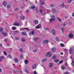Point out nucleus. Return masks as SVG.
I'll list each match as a JSON object with an SVG mask.
<instances>
[{
	"instance_id": "obj_35",
	"label": "nucleus",
	"mask_w": 74,
	"mask_h": 74,
	"mask_svg": "<svg viewBox=\"0 0 74 74\" xmlns=\"http://www.w3.org/2000/svg\"><path fill=\"white\" fill-rule=\"evenodd\" d=\"M64 27H62L61 28V30H62V32H63V31H64Z\"/></svg>"
},
{
	"instance_id": "obj_47",
	"label": "nucleus",
	"mask_w": 74,
	"mask_h": 74,
	"mask_svg": "<svg viewBox=\"0 0 74 74\" xmlns=\"http://www.w3.org/2000/svg\"><path fill=\"white\" fill-rule=\"evenodd\" d=\"M34 74H37V72H36V71H35L34 72Z\"/></svg>"
},
{
	"instance_id": "obj_28",
	"label": "nucleus",
	"mask_w": 74,
	"mask_h": 74,
	"mask_svg": "<svg viewBox=\"0 0 74 74\" xmlns=\"http://www.w3.org/2000/svg\"><path fill=\"white\" fill-rule=\"evenodd\" d=\"M21 41H22L24 42V41H25V39L24 38H23L21 39Z\"/></svg>"
},
{
	"instance_id": "obj_50",
	"label": "nucleus",
	"mask_w": 74,
	"mask_h": 74,
	"mask_svg": "<svg viewBox=\"0 0 74 74\" xmlns=\"http://www.w3.org/2000/svg\"><path fill=\"white\" fill-rule=\"evenodd\" d=\"M45 30H49V28H45Z\"/></svg>"
},
{
	"instance_id": "obj_64",
	"label": "nucleus",
	"mask_w": 74,
	"mask_h": 74,
	"mask_svg": "<svg viewBox=\"0 0 74 74\" xmlns=\"http://www.w3.org/2000/svg\"><path fill=\"white\" fill-rule=\"evenodd\" d=\"M68 74V73L67 72L65 73V74Z\"/></svg>"
},
{
	"instance_id": "obj_33",
	"label": "nucleus",
	"mask_w": 74,
	"mask_h": 74,
	"mask_svg": "<svg viewBox=\"0 0 74 74\" xmlns=\"http://www.w3.org/2000/svg\"><path fill=\"white\" fill-rule=\"evenodd\" d=\"M0 58H1V59H4L5 58L3 56H1Z\"/></svg>"
},
{
	"instance_id": "obj_32",
	"label": "nucleus",
	"mask_w": 74,
	"mask_h": 74,
	"mask_svg": "<svg viewBox=\"0 0 74 74\" xmlns=\"http://www.w3.org/2000/svg\"><path fill=\"white\" fill-rule=\"evenodd\" d=\"M20 51L21 52H23V49L21 48L20 49Z\"/></svg>"
},
{
	"instance_id": "obj_55",
	"label": "nucleus",
	"mask_w": 74,
	"mask_h": 74,
	"mask_svg": "<svg viewBox=\"0 0 74 74\" xmlns=\"http://www.w3.org/2000/svg\"><path fill=\"white\" fill-rule=\"evenodd\" d=\"M62 62H63V61H60L59 62V63H62Z\"/></svg>"
},
{
	"instance_id": "obj_26",
	"label": "nucleus",
	"mask_w": 74,
	"mask_h": 74,
	"mask_svg": "<svg viewBox=\"0 0 74 74\" xmlns=\"http://www.w3.org/2000/svg\"><path fill=\"white\" fill-rule=\"evenodd\" d=\"M56 40L57 41H59V38H58V37L56 38Z\"/></svg>"
},
{
	"instance_id": "obj_27",
	"label": "nucleus",
	"mask_w": 74,
	"mask_h": 74,
	"mask_svg": "<svg viewBox=\"0 0 74 74\" xmlns=\"http://www.w3.org/2000/svg\"><path fill=\"white\" fill-rule=\"evenodd\" d=\"M25 16H22L21 17V18L22 19H25Z\"/></svg>"
},
{
	"instance_id": "obj_13",
	"label": "nucleus",
	"mask_w": 74,
	"mask_h": 74,
	"mask_svg": "<svg viewBox=\"0 0 74 74\" xmlns=\"http://www.w3.org/2000/svg\"><path fill=\"white\" fill-rule=\"evenodd\" d=\"M24 71L26 73H30V72L27 70L25 69L24 70Z\"/></svg>"
},
{
	"instance_id": "obj_16",
	"label": "nucleus",
	"mask_w": 74,
	"mask_h": 74,
	"mask_svg": "<svg viewBox=\"0 0 74 74\" xmlns=\"http://www.w3.org/2000/svg\"><path fill=\"white\" fill-rule=\"evenodd\" d=\"M40 0V4L41 5H44V2H42V0Z\"/></svg>"
},
{
	"instance_id": "obj_63",
	"label": "nucleus",
	"mask_w": 74,
	"mask_h": 74,
	"mask_svg": "<svg viewBox=\"0 0 74 74\" xmlns=\"http://www.w3.org/2000/svg\"><path fill=\"white\" fill-rule=\"evenodd\" d=\"M2 44H0V47H2Z\"/></svg>"
},
{
	"instance_id": "obj_29",
	"label": "nucleus",
	"mask_w": 74,
	"mask_h": 74,
	"mask_svg": "<svg viewBox=\"0 0 74 74\" xmlns=\"http://www.w3.org/2000/svg\"><path fill=\"white\" fill-rule=\"evenodd\" d=\"M31 8H32V9H34V8H35V6L34 5L32 6Z\"/></svg>"
},
{
	"instance_id": "obj_41",
	"label": "nucleus",
	"mask_w": 74,
	"mask_h": 74,
	"mask_svg": "<svg viewBox=\"0 0 74 74\" xmlns=\"http://www.w3.org/2000/svg\"><path fill=\"white\" fill-rule=\"evenodd\" d=\"M12 29L13 30H15L16 29V27H14L12 28Z\"/></svg>"
},
{
	"instance_id": "obj_52",
	"label": "nucleus",
	"mask_w": 74,
	"mask_h": 74,
	"mask_svg": "<svg viewBox=\"0 0 74 74\" xmlns=\"http://www.w3.org/2000/svg\"><path fill=\"white\" fill-rule=\"evenodd\" d=\"M51 18H55V16L54 15H52V16H51Z\"/></svg>"
},
{
	"instance_id": "obj_19",
	"label": "nucleus",
	"mask_w": 74,
	"mask_h": 74,
	"mask_svg": "<svg viewBox=\"0 0 74 74\" xmlns=\"http://www.w3.org/2000/svg\"><path fill=\"white\" fill-rule=\"evenodd\" d=\"M47 59H44L42 60V62H45L47 61Z\"/></svg>"
},
{
	"instance_id": "obj_7",
	"label": "nucleus",
	"mask_w": 74,
	"mask_h": 74,
	"mask_svg": "<svg viewBox=\"0 0 74 74\" xmlns=\"http://www.w3.org/2000/svg\"><path fill=\"white\" fill-rule=\"evenodd\" d=\"M53 52H56V49L55 47H53L52 49Z\"/></svg>"
},
{
	"instance_id": "obj_5",
	"label": "nucleus",
	"mask_w": 74,
	"mask_h": 74,
	"mask_svg": "<svg viewBox=\"0 0 74 74\" xmlns=\"http://www.w3.org/2000/svg\"><path fill=\"white\" fill-rule=\"evenodd\" d=\"M40 27H41V24H39L35 28L37 29H40Z\"/></svg>"
},
{
	"instance_id": "obj_1",
	"label": "nucleus",
	"mask_w": 74,
	"mask_h": 74,
	"mask_svg": "<svg viewBox=\"0 0 74 74\" xmlns=\"http://www.w3.org/2000/svg\"><path fill=\"white\" fill-rule=\"evenodd\" d=\"M49 56L50 57L51 56H52V54L51 53L49 52H47V54L46 55V56Z\"/></svg>"
},
{
	"instance_id": "obj_54",
	"label": "nucleus",
	"mask_w": 74,
	"mask_h": 74,
	"mask_svg": "<svg viewBox=\"0 0 74 74\" xmlns=\"http://www.w3.org/2000/svg\"><path fill=\"white\" fill-rule=\"evenodd\" d=\"M65 66H68V64H67V63H65Z\"/></svg>"
},
{
	"instance_id": "obj_30",
	"label": "nucleus",
	"mask_w": 74,
	"mask_h": 74,
	"mask_svg": "<svg viewBox=\"0 0 74 74\" xmlns=\"http://www.w3.org/2000/svg\"><path fill=\"white\" fill-rule=\"evenodd\" d=\"M56 56L55 55H54V56H53V59H56Z\"/></svg>"
},
{
	"instance_id": "obj_11",
	"label": "nucleus",
	"mask_w": 74,
	"mask_h": 74,
	"mask_svg": "<svg viewBox=\"0 0 74 74\" xmlns=\"http://www.w3.org/2000/svg\"><path fill=\"white\" fill-rule=\"evenodd\" d=\"M52 32L53 33V35H55V30L53 29L52 31Z\"/></svg>"
},
{
	"instance_id": "obj_51",
	"label": "nucleus",
	"mask_w": 74,
	"mask_h": 74,
	"mask_svg": "<svg viewBox=\"0 0 74 74\" xmlns=\"http://www.w3.org/2000/svg\"><path fill=\"white\" fill-rule=\"evenodd\" d=\"M26 12L27 13L29 12V10H27Z\"/></svg>"
},
{
	"instance_id": "obj_25",
	"label": "nucleus",
	"mask_w": 74,
	"mask_h": 74,
	"mask_svg": "<svg viewBox=\"0 0 74 74\" xmlns=\"http://www.w3.org/2000/svg\"><path fill=\"white\" fill-rule=\"evenodd\" d=\"M18 10H19V8H16L14 9L15 11H18Z\"/></svg>"
},
{
	"instance_id": "obj_23",
	"label": "nucleus",
	"mask_w": 74,
	"mask_h": 74,
	"mask_svg": "<svg viewBox=\"0 0 74 74\" xmlns=\"http://www.w3.org/2000/svg\"><path fill=\"white\" fill-rule=\"evenodd\" d=\"M7 8H11V5H8L7 6Z\"/></svg>"
},
{
	"instance_id": "obj_39",
	"label": "nucleus",
	"mask_w": 74,
	"mask_h": 74,
	"mask_svg": "<svg viewBox=\"0 0 74 74\" xmlns=\"http://www.w3.org/2000/svg\"><path fill=\"white\" fill-rule=\"evenodd\" d=\"M14 60L16 62H18V60L17 59H16Z\"/></svg>"
},
{
	"instance_id": "obj_10",
	"label": "nucleus",
	"mask_w": 74,
	"mask_h": 74,
	"mask_svg": "<svg viewBox=\"0 0 74 74\" xmlns=\"http://www.w3.org/2000/svg\"><path fill=\"white\" fill-rule=\"evenodd\" d=\"M69 53L70 54H72L73 53V49H70Z\"/></svg>"
},
{
	"instance_id": "obj_34",
	"label": "nucleus",
	"mask_w": 74,
	"mask_h": 74,
	"mask_svg": "<svg viewBox=\"0 0 74 74\" xmlns=\"http://www.w3.org/2000/svg\"><path fill=\"white\" fill-rule=\"evenodd\" d=\"M61 68L62 70H64V69H65V67L64 66H62L61 67Z\"/></svg>"
},
{
	"instance_id": "obj_36",
	"label": "nucleus",
	"mask_w": 74,
	"mask_h": 74,
	"mask_svg": "<svg viewBox=\"0 0 74 74\" xmlns=\"http://www.w3.org/2000/svg\"><path fill=\"white\" fill-rule=\"evenodd\" d=\"M61 6L62 7H64V3H63L61 4Z\"/></svg>"
},
{
	"instance_id": "obj_31",
	"label": "nucleus",
	"mask_w": 74,
	"mask_h": 74,
	"mask_svg": "<svg viewBox=\"0 0 74 74\" xmlns=\"http://www.w3.org/2000/svg\"><path fill=\"white\" fill-rule=\"evenodd\" d=\"M3 31V29L1 27H0V31L1 32H2Z\"/></svg>"
},
{
	"instance_id": "obj_6",
	"label": "nucleus",
	"mask_w": 74,
	"mask_h": 74,
	"mask_svg": "<svg viewBox=\"0 0 74 74\" xmlns=\"http://www.w3.org/2000/svg\"><path fill=\"white\" fill-rule=\"evenodd\" d=\"M14 25H15V26H18L20 25V24L19 23L16 22L14 23Z\"/></svg>"
},
{
	"instance_id": "obj_3",
	"label": "nucleus",
	"mask_w": 74,
	"mask_h": 74,
	"mask_svg": "<svg viewBox=\"0 0 74 74\" xmlns=\"http://www.w3.org/2000/svg\"><path fill=\"white\" fill-rule=\"evenodd\" d=\"M3 4L4 7L7 6V3L5 1L3 2Z\"/></svg>"
},
{
	"instance_id": "obj_45",
	"label": "nucleus",
	"mask_w": 74,
	"mask_h": 74,
	"mask_svg": "<svg viewBox=\"0 0 74 74\" xmlns=\"http://www.w3.org/2000/svg\"><path fill=\"white\" fill-rule=\"evenodd\" d=\"M60 45L62 47H64V45L63 44H60Z\"/></svg>"
},
{
	"instance_id": "obj_56",
	"label": "nucleus",
	"mask_w": 74,
	"mask_h": 74,
	"mask_svg": "<svg viewBox=\"0 0 74 74\" xmlns=\"http://www.w3.org/2000/svg\"><path fill=\"white\" fill-rule=\"evenodd\" d=\"M32 33H29V36H32Z\"/></svg>"
},
{
	"instance_id": "obj_18",
	"label": "nucleus",
	"mask_w": 74,
	"mask_h": 74,
	"mask_svg": "<svg viewBox=\"0 0 74 74\" xmlns=\"http://www.w3.org/2000/svg\"><path fill=\"white\" fill-rule=\"evenodd\" d=\"M59 62V60L56 59L54 60V62L55 63H58Z\"/></svg>"
},
{
	"instance_id": "obj_40",
	"label": "nucleus",
	"mask_w": 74,
	"mask_h": 74,
	"mask_svg": "<svg viewBox=\"0 0 74 74\" xmlns=\"http://www.w3.org/2000/svg\"><path fill=\"white\" fill-rule=\"evenodd\" d=\"M68 3H70L71 2V0H68Z\"/></svg>"
},
{
	"instance_id": "obj_42",
	"label": "nucleus",
	"mask_w": 74,
	"mask_h": 74,
	"mask_svg": "<svg viewBox=\"0 0 74 74\" xmlns=\"http://www.w3.org/2000/svg\"><path fill=\"white\" fill-rule=\"evenodd\" d=\"M8 40V39H5L4 40V41H5V42H7Z\"/></svg>"
},
{
	"instance_id": "obj_12",
	"label": "nucleus",
	"mask_w": 74,
	"mask_h": 74,
	"mask_svg": "<svg viewBox=\"0 0 74 74\" xmlns=\"http://www.w3.org/2000/svg\"><path fill=\"white\" fill-rule=\"evenodd\" d=\"M49 42V41L48 40H46L44 41V43H45V44H47V43H48Z\"/></svg>"
},
{
	"instance_id": "obj_44",
	"label": "nucleus",
	"mask_w": 74,
	"mask_h": 74,
	"mask_svg": "<svg viewBox=\"0 0 74 74\" xmlns=\"http://www.w3.org/2000/svg\"><path fill=\"white\" fill-rule=\"evenodd\" d=\"M3 53L5 55H7V53L6 52L4 51Z\"/></svg>"
},
{
	"instance_id": "obj_57",
	"label": "nucleus",
	"mask_w": 74,
	"mask_h": 74,
	"mask_svg": "<svg viewBox=\"0 0 74 74\" xmlns=\"http://www.w3.org/2000/svg\"><path fill=\"white\" fill-rule=\"evenodd\" d=\"M39 11L40 13H42V10H40Z\"/></svg>"
},
{
	"instance_id": "obj_17",
	"label": "nucleus",
	"mask_w": 74,
	"mask_h": 74,
	"mask_svg": "<svg viewBox=\"0 0 74 74\" xmlns=\"http://www.w3.org/2000/svg\"><path fill=\"white\" fill-rule=\"evenodd\" d=\"M34 22L35 24H37L38 23V21L37 20H36L34 21Z\"/></svg>"
},
{
	"instance_id": "obj_15",
	"label": "nucleus",
	"mask_w": 74,
	"mask_h": 74,
	"mask_svg": "<svg viewBox=\"0 0 74 74\" xmlns=\"http://www.w3.org/2000/svg\"><path fill=\"white\" fill-rule=\"evenodd\" d=\"M28 60H26L25 61V64H27L28 63Z\"/></svg>"
},
{
	"instance_id": "obj_22",
	"label": "nucleus",
	"mask_w": 74,
	"mask_h": 74,
	"mask_svg": "<svg viewBox=\"0 0 74 74\" xmlns=\"http://www.w3.org/2000/svg\"><path fill=\"white\" fill-rule=\"evenodd\" d=\"M49 65V67H51L53 66V64H52V63H50Z\"/></svg>"
},
{
	"instance_id": "obj_53",
	"label": "nucleus",
	"mask_w": 74,
	"mask_h": 74,
	"mask_svg": "<svg viewBox=\"0 0 74 74\" xmlns=\"http://www.w3.org/2000/svg\"><path fill=\"white\" fill-rule=\"evenodd\" d=\"M72 65L73 66H74V62H72Z\"/></svg>"
},
{
	"instance_id": "obj_4",
	"label": "nucleus",
	"mask_w": 74,
	"mask_h": 74,
	"mask_svg": "<svg viewBox=\"0 0 74 74\" xmlns=\"http://www.w3.org/2000/svg\"><path fill=\"white\" fill-rule=\"evenodd\" d=\"M68 37L69 38H72L73 37V35L72 34H69Z\"/></svg>"
},
{
	"instance_id": "obj_21",
	"label": "nucleus",
	"mask_w": 74,
	"mask_h": 74,
	"mask_svg": "<svg viewBox=\"0 0 74 74\" xmlns=\"http://www.w3.org/2000/svg\"><path fill=\"white\" fill-rule=\"evenodd\" d=\"M22 35H23V36H25V35H26V33L25 32H22Z\"/></svg>"
},
{
	"instance_id": "obj_9",
	"label": "nucleus",
	"mask_w": 74,
	"mask_h": 74,
	"mask_svg": "<svg viewBox=\"0 0 74 74\" xmlns=\"http://www.w3.org/2000/svg\"><path fill=\"white\" fill-rule=\"evenodd\" d=\"M51 12L52 13H55L56 12V9H53L51 10Z\"/></svg>"
},
{
	"instance_id": "obj_48",
	"label": "nucleus",
	"mask_w": 74,
	"mask_h": 74,
	"mask_svg": "<svg viewBox=\"0 0 74 74\" xmlns=\"http://www.w3.org/2000/svg\"><path fill=\"white\" fill-rule=\"evenodd\" d=\"M8 57L9 58H11V56L10 55H9Z\"/></svg>"
},
{
	"instance_id": "obj_8",
	"label": "nucleus",
	"mask_w": 74,
	"mask_h": 74,
	"mask_svg": "<svg viewBox=\"0 0 74 74\" xmlns=\"http://www.w3.org/2000/svg\"><path fill=\"white\" fill-rule=\"evenodd\" d=\"M55 20V18H51V19H50L49 21H50V23H51V22H53V21Z\"/></svg>"
},
{
	"instance_id": "obj_58",
	"label": "nucleus",
	"mask_w": 74,
	"mask_h": 74,
	"mask_svg": "<svg viewBox=\"0 0 74 74\" xmlns=\"http://www.w3.org/2000/svg\"><path fill=\"white\" fill-rule=\"evenodd\" d=\"M20 57H21V58H23V55L22 54L21 55Z\"/></svg>"
},
{
	"instance_id": "obj_37",
	"label": "nucleus",
	"mask_w": 74,
	"mask_h": 74,
	"mask_svg": "<svg viewBox=\"0 0 74 74\" xmlns=\"http://www.w3.org/2000/svg\"><path fill=\"white\" fill-rule=\"evenodd\" d=\"M35 41H37L38 39V38H34Z\"/></svg>"
},
{
	"instance_id": "obj_49",
	"label": "nucleus",
	"mask_w": 74,
	"mask_h": 74,
	"mask_svg": "<svg viewBox=\"0 0 74 74\" xmlns=\"http://www.w3.org/2000/svg\"><path fill=\"white\" fill-rule=\"evenodd\" d=\"M65 8H66V9L69 8V7L67 5H65Z\"/></svg>"
},
{
	"instance_id": "obj_59",
	"label": "nucleus",
	"mask_w": 74,
	"mask_h": 74,
	"mask_svg": "<svg viewBox=\"0 0 74 74\" xmlns=\"http://www.w3.org/2000/svg\"><path fill=\"white\" fill-rule=\"evenodd\" d=\"M72 16H74V13H73L72 14Z\"/></svg>"
},
{
	"instance_id": "obj_61",
	"label": "nucleus",
	"mask_w": 74,
	"mask_h": 74,
	"mask_svg": "<svg viewBox=\"0 0 74 74\" xmlns=\"http://www.w3.org/2000/svg\"><path fill=\"white\" fill-rule=\"evenodd\" d=\"M7 45L8 46H9V45H10V44H7Z\"/></svg>"
},
{
	"instance_id": "obj_62",
	"label": "nucleus",
	"mask_w": 74,
	"mask_h": 74,
	"mask_svg": "<svg viewBox=\"0 0 74 74\" xmlns=\"http://www.w3.org/2000/svg\"><path fill=\"white\" fill-rule=\"evenodd\" d=\"M24 29H25L26 30H29V29H27V28H24Z\"/></svg>"
},
{
	"instance_id": "obj_24",
	"label": "nucleus",
	"mask_w": 74,
	"mask_h": 74,
	"mask_svg": "<svg viewBox=\"0 0 74 74\" xmlns=\"http://www.w3.org/2000/svg\"><path fill=\"white\" fill-rule=\"evenodd\" d=\"M31 33L32 35H34V30H33L32 31Z\"/></svg>"
},
{
	"instance_id": "obj_43",
	"label": "nucleus",
	"mask_w": 74,
	"mask_h": 74,
	"mask_svg": "<svg viewBox=\"0 0 74 74\" xmlns=\"http://www.w3.org/2000/svg\"><path fill=\"white\" fill-rule=\"evenodd\" d=\"M37 50H33V52H37Z\"/></svg>"
},
{
	"instance_id": "obj_46",
	"label": "nucleus",
	"mask_w": 74,
	"mask_h": 74,
	"mask_svg": "<svg viewBox=\"0 0 74 74\" xmlns=\"http://www.w3.org/2000/svg\"><path fill=\"white\" fill-rule=\"evenodd\" d=\"M51 7H54V5H52V4H51Z\"/></svg>"
},
{
	"instance_id": "obj_20",
	"label": "nucleus",
	"mask_w": 74,
	"mask_h": 74,
	"mask_svg": "<svg viewBox=\"0 0 74 74\" xmlns=\"http://www.w3.org/2000/svg\"><path fill=\"white\" fill-rule=\"evenodd\" d=\"M15 40L16 41H17V40H19V38L18 37H15Z\"/></svg>"
},
{
	"instance_id": "obj_14",
	"label": "nucleus",
	"mask_w": 74,
	"mask_h": 74,
	"mask_svg": "<svg viewBox=\"0 0 74 74\" xmlns=\"http://www.w3.org/2000/svg\"><path fill=\"white\" fill-rule=\"evenodd\" d=\"M2 34L4 36H7V34L5 33L2 32Z\"/></svg>"
},
{
	"instance_id": "obj_60",
	"label": "nucleus",
	"mask_w": 74,
	"mask_h": 74,
	"mask_svg": "<svg viewBox=\"0 0 74 74\" xmlns=\"http://www.w3.org/2000/svg\"><path fill=\"white\" fill-rule=\"evenodd\" d=\"M60 54H61V55H63V52H61V53H60Z\"/></svg>"
},
{
	"instance_id": "obj_2",
	"label": "nucleus",
	"mask_w": 74,
	"mask_h": 74,
	"mask_svg": "<svg viewBox=\"0 0 74 74\" xmlns=\"http://www.w3.org/2000/svg\"><path fill=\"white\" fill-rule=\"evenodd\" d=\"M37 66V65L36 64L33 65L32 66V68L33 69H35L36 68V67Z\"/></svg>"
},
{
	"instance_id": "obj_38",
	"label": "nucleus",
	"mask_w": 74,
	"mask_h": 74,
	"mask_svg": "<svg viewBox=\"0 0 74 74\" xmlns=\"http://www.w3.org/2000/svg\"><path fill=\"white\" fill-rule=\"evenodd\" d=\"M58 20L60 21V22H62V20L60 19V18H59V17L58 18Z\"/></svg>"
}]
</instances>
